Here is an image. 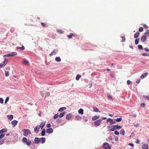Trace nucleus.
<instances>
[{
  "mask_svg": "<svg viewBox=\"0 0 149 149\" xmlns=\"http://www.w3.org/2000/svg\"><path fill=\"white\" fill-rule=\"evenodd\" d=\"M45 125V122H42L40 125H39V127H40L41 129H42L44 126Z\"/></svg>",
  "mask_w": 149,
  "mask_h": 149,
  "instance_id": "f3484780",
  "label": "nucleus"
},
{
  "mask_svg": "<svg viewBox=\"0 0 149 149\" xmlns=\"http://www.w3.org/2000/svg\"><path fill=\"white\" fill-rule=\"evenodd\" d=\"M93 109L94 111L95 112H100V111L96 107H93Z\"/></svg>",
  "mask_w": 149,
  "mask_h": 149,
  "instance_id": "4be33fe9",
  "label": "nucleus"
},
{
  "mask_svg": "<svg viewBox=\"0 0 149 149\" xmlns=\"http://www.w3.org/2000/svg\"><path fill=\"white\" fill-rule=\"evenodd\" d=\"M57 31L58 33L61 34L63 33L64 32V31L60 29H58Z\"/></svg>",
  "mask_w": 149,
  "mask_h": 149,
  "instance_id": "c9c22d12",
  "label": "nucleus"
},
{
  "mask_svg": "<svg viewBox=\"0 0 149 149\" xmlns=\"http://www.w3.org/2000/svg\"><path fill=\"white\" fill-rule=\"evenodd\" d=\"M122 118H117L116 120V122H120L121 121V120H122Z\"/></svg>",
  "mask_w": 149,
  "mask_h": 149,
  "instance_id": "a19ab883",
  "label": "nucleus"
},
{
  "mask_svg": "<svg viewBox=\"0 0 149 149\" xmlns=\"http://www.w3.org/2000/svg\"><path fill=\"white\" fill-rule=\"evenodd\" d=\"M59 116V115H58V114H55L53 118L54 119H55L56 118H57L58 116Z\"/></svg>",
  "mask_w": 149,
  "mask_h": 149,
  "instance_id": "58836bf2",
  "label": "nucleus"
},
{
  "mask_svg": "<svg viewBox=\"0 0 149 149\" xmlns=\"http://www.w3.org/2000/svg\"><path fill=\"white\" fill-rule=\"evenodd\" d=\"M58 52V50L56 49H54L53 51L51 53L49 54L50 56H52L53 55L56 54Z\"/></svg>",
  "mask_w": 149,
  "mask_h": 149,
  "instance_id": "423d86ee",
  "label": "nucleus"
},
{
  "mask_svg": "<svg viewBox=\"0 0 149 149\" xmlns=\"http://www.w3.org/2000/svg\"><path fill=\"white\" fill-rule=\"evenodd\" d=\"M143 149H148V145L147 144H143L142 146Z\"/></svg>",
  "mask_w": 149,
  "mask_h": 149,
  "instance_id": "4468645a",
  "label": "nucleus"
},
{
  "mask_svg": "<svg viewBox=\"0 0 149 149\" xmlns=\"http://www.w3.org/2000/svg\"><path fill=\"white\" fill-rule=\"evenodd\" d=\"M66 109V108L65 107H61L58 110L59 111H63L64 110H65Z\"/></svg>",
  "mask_w": 149,
  "mask_h": 149,
  "instance_id": "e433bc0d",
  "label": "nucleus"
},
{
  "mask_svg": "<svg viewBox=\"0 0 149 149\" xmlns=\"http://www.w3.org/2000/svg\"><path fill=\"white\" fill-rule=\"evenodd\" d=\"M103 147L104 149H110L111 146L107 142H105L103 145Z\"/></svg>",
  "mask_w": 149,
  "mask_h": 149,
  "instance_id": "7ed1b4c3",
  "label": "nucleus"
},
{
  "mask_svg": "<svg viewBox=\"0 0 149 149\" xmlns=\"http://www.w3.org/2000/svg\"><path fill=\"white\" fill-rule=\"evenodd\" d=\"M41 24L42 25V26L43 27H45L46 26V24L44 23L41 22Z\"/></svg>",
  "mask_w": 149,
  "mask_h": 149,
  "instance_id": "09e8293b",
  "label": "nucleus"
},
{
  "mask_svg": "<svg viewBox=\"0 0 149 149\" xmlns=\"http://www.w3.org/2000/svg\"><path fill=\"white\" fill-rule=\"evenodd\" d=\"M81 117H80L79 116H76V117L75 118V119L76 120H80L81 119Z\"/></svg>",
  "mask_w": 149,
  "mask_h": 149,
  "instance_id": "f704fd0d",
  "label": "nucleus"
},
{
  "mask_svg": "<svg viewBox=\"0 0 149 149\" xmlns=\"http://www.w3.org/2000/svg\"><path fill=\"white\" fill-rule=\"evenodd\" d=\"M114 127H115V129H120L122 128V126H118V125H114Z\"/></svg>",
  "mask_w": 149,
  "mask_h": 149,
  "instance_id": "393cba45",
  "label": "nucleus"
},
{
  "mask_svg": "<svg viewBox=\"0 0 149 149\" xmlns=\"http://www.w3.org/2000/svg\"><path fill=\"white\" fill-rule=\"evenodd\" d=\"M9 97H7L6 98L5 100V104H6L8 102V101L9 100Z\"/></svg>",
  "mask_w": 149,
  "mask_h": 149,
  "instance_id": "ea45409f",
  "label": "nucleus"
},
{
  "mask_svg": "<svg viewBox=\"0 0 149 149\" xmlns=\"http://www.w3.org/2000/svg\"><path fill=\"white\" fill-rule=\"evenodd\" d=\"M139 31L141 32L143 31V28L142 27H140L139 29Z\"/></svg>",
  "mask_w": 149,
  "mask_h": 149,
  "instance_id": "49530a36",
  "label": "nucleus"
},
{
  "mask_svg": "<svg viewBox=\"0 0 149 149\" xmlns=\"http://www.w3.org/2000/svg\"><path fill=\"white\" fill-rule=\"evenodd\" d=\"M8 60L6 58L2 63L0 64V68L5 66L8 63Z\"/></svg>",
  "mask_w": 149,
  "mask_h": 149,
  "instance_id": "39448f33",
  "label": "nucleus"
},
{
  "mask_svg": "<svg viewBox=\"0 0 149 149\" xmlns=\"http://www.w3.org/2000/svg\"><path fill=\"white\" fill-rule=\"evenodd\" d=\"M5 135V134L4 133L0 135V140L3 138Z\"/></svg>",
  "mask_w": 149,
  "mask_h": 149,
  "instance_id": "4c0bfd02",
  "label": "nucleus"
},
{
  "mask_svg": "<svg viewBox=\"0 0 149 149\" xmlns=\"http://www.w3.org/2000/svg\"><path fill=\"white\" fill-rule=\"evenodd\" d=\"M10 54H8L5 55L4 56L6 57H9V56H10Z\"/></svg>",
  "mask_w": 149,
  "mask_h": 149,
  "instance_id": "864d4df0",
  "label": "nucleus"
},
{
  "mask_svg": "<svg viewBox=\"0 0 149 149\" xmlns=\"http://www.w3.org/2000/svg\"><path fill=\"white\" fill-rule=\"evenodd\" d=\"M0 103L2 104L3 103V100L1 98H0Z\"/></svg>",
  "mask_w": 149,
  "mask_h": 149,
  "instance_id": "a18cd8bd",
  "label": "nucleus"
},
{
  "mask_svg": "<svg viewBox=\"0 0 149 149\" xmlns=\"http://www.w3.org/2000/svg\"><path fill=\"white\" fill-rule=\"evenodd\" d=\"M5 75L6 76L8 77L9 76V72L7 71H5Z\"/></svg>",
  "mask_w": 149,
  "mask_h": 149,
  "instance_id": "37998d69",
  "label": "nucleus"
},
{
  "mask_svg": "<svg viewBox=\"0 0 149 149\" xmlns=\"http://www.w3.org/2000/svg\"><path fill=\"white\" fill-rule=\"evenodd\" d=\"M65 112H63L60 114V115H59V116L60 118H62L65 115Z\"/></svg>",
  "mask_w": 149,
  "mask_h": 149,
  "instance_id": "72a5a7b5",
  "label": "nucleus"
},
{
  "mask_svg": "<svg viewBox=\"0 0 149 149\" xmlns=\"http://www.w3.org/2000/svg\"><path fill=\"white\" fill-rule=\"evenodd\" d=\"M113 128H111L110 129V131H113L115 130V127H114V126H113Z\"/></svg>",
  "mask_w": 149,
  "mask_h": 149,
  "instance_id": "c03bdc74",
  "label": "nucleus"
},
{
  "mask_svg": "<svg viewBox=\"0 0 149 149\" xmlns=\"http://www.w3.org/2000/svg\"><path fill=\"white\" fill-rule=\"evenodd\" d=\"M45 129H43L42 130L41 132V135L42 136H44L45 134Z\"/></svg>",
  "mask_w": 149,
  "mask_h": 149,
  "instance_id": "cd10ccee",
  "label": "nucleus"
},
{
  "mask_svg": "<svg viewBox=\"0 0 149 149\" xmlns=\"http://www.w3.org/2000/svg\"><path fill=\"white\" fill-rule=\"evenodd\" d=\"M18 121L16 120H13L11 122V124L15 127L17 124Z\"/></svg>",
  "mask_w": 149,
  "mask_h": 149,
  "instance_id": "9d476101",
  "label": "nucleus"
},
{
  "mask_svg": "<svg viewBox=\"0 0 149 149\" xmlns=\"http://www.w3.org/2000/svg\"><path fill=\"white\" fill-rule=\"evenodd\" d=\"M138 48L140 49H143V47L141 45H139L138 46Z\"/></svg>",
  "mask_w": 149,
  "mask_h": 149,
  "instance_id": "de8ad7c7",
  "label": "nucleus"
},
{
  "mask_svg": "<svg viewBox=\"0 0 149 149\" xmlns=\"http://www.w3.org/2000/svg\"><path fill=\"white\" fill-rule=\"evenodd\" d=\"M127 83L129 85L132 83V82L129 80H128L127 81Z\"/></svg>",
  "mask_w": 149,
  "mask_h": 149,
  "instance_id": "052dcab7",
  "label": "nucleus"
},
{
  "mask_svg": "<svg viewBox=\"0 0 149 149\" xmlns=\"http://www.w3.org/2000/svg\"><path fill=\"white\" fill-rule=\"evenodd\" d=\"M109 98V99H111L112 100H113L112 97L110 95H108L107 96Z\"/></svg>",
  "mask_w": 149,
  "mask_h": 149,
  "instance_id": "e2e57ef3",
  "label": "nucleus"
},
{
  "mask_svg": "<svg viewBox=\"0 0 149 149\" xmlns=\"http://www.w3.org/2000/svg\"><path fill=\"white\" fill-rule=\"evenodd\" d=\"M122 42H124L125 41V38L124 37H122Z\"/></svg>",
  "mask_w": 149,
  "mask_h": 149,
  "instance_id": "0e129e2a",
  "label": "nucleus"
},
{
  "mask_svg": "<svg viewBox=\"0 0 149 149\" xmlns=\"http://www.w3.org/2000/svg\"><path fill=\"white\" fill-rule=\"evenodd\" d=\"M114 134L116 135H118L119 134V132L117 131H115L114 132Z\"/></svg>",
  "mask_w": 149,
  "mask_h": 149,
  "instance_id": "603ef678",
  "label": "nucleus"
},
{
  "mask_svg": "<svg viewBox=\"0 0 149 149\" xmlns=\"http://www.w3.org/2000/svg\"><path fill=\"white\" fill-rule=\"evenodd\" d=\"M55 61L57 62H60L61 61V59L59 57H57L55 58Z\"/></svg>",
  "mask_w": 149,
  "mask_h": 149,
  "instance_id": "c85d7f7f",
  "label": "nucleus"
},
{
  "mask_svg": "<svg viewBox=\"0 0 149 149\" xmlns=\"http://www.w3.org/2000/svg\"><path fill=\"white\" fill-rule=\"evenodd\" d=\"M22 141L24 143H26V144L28 146L30 145L31 143V141L29 139L27 140L25 137H23L22 138Z\"/></svg>",
  "mask_w": 149,
  "mask_h": 149,
  "instance_id": "f257e3e1",
  "label": "nucleus"
},
{
  "mask_svg": "<svg viewBox=\"0 0 149 149\" xmlns=\"http://www.w3.org/2000/svg\"><path fill=\"white\" fill-rule=\"evenodd\" d=\"M139 33L137 32L135 33L134 34V38H136L139 36Z\"/></svg>",
  "mask_w": 149,
  "mask_h": 149,
  "instance_id": "b1692460",
  "label": "nucleus"
},
{
  "mask_svg": "<svg viewBox=\"0 0 149 149\" xmlns=\"http://www.w3.org/2000/svg\"><path fill=\"white\" fill-rule=\"evenodd\" d=\"M139 39H137L135 40V44L136 45H137L139 43Z\"/></svg>",
  "mask_w": 149,
  "mask_h": 149,
  "instance_id": "79ce46f5",
  "label": "nucleus"
},
{
  "mask_svg": "<svg viewBox=\"0 0 149 149\" xmlns=\"http://www.w3.org/2000/svg\"><path fill=\"white\" fill-rule=\"evenodd\" d=\"M51 126V124L50 123L48 124L46 126L48 128H49Z\"/></svg>",
  "mask_w": 149,
  "mask_h": 149,
  "instance_id": "bf43d9fd",
  "label": "nucleus"
},
{
  "mask_svg": "<svg viewBox=\"0 0 149 149\" xmlns=\"http://www.w3.org/2000/svg\"><path fill=\"white\" fill-rule=\"evenodd\" d=\"M99 118V116H97L96 115H95L92 118V120L93 121L97 119H98Z\"/></svg>",
  "mask_w": 149,
  "mask_h": 149,
  "instance_id": "a211bd4d",
  "label": "nucleus"
},
{
  "mask_svg": "<svg viewBox=\"0 0 149 149\" xmlns=\"http://www.w3.org/2000/svg\"><path fill=\"white\" fill-rule=\"evenodd\" d=\"M107 122H110V125L114 124L116 123L115 121H113L112 119L110 118H109L107 119Z\"/></svg>",
  "mask_w": 149,
  "mask_h": 149,
  "instance_id": "0eeeda50",
  "label": "nucleus"
},
{
  "mask_svg": "<svg viewBox=\"0 0 149 149\" xmlns=\"http://www.w3.org/2000/svg\"><path fill=\"white\" fill-rule=\"evenodd\" d=\"M22 63L24 65L28 66L29 64V62L28 61H24L22 62Z\"/></svg>",
  "mask_w": 149,
  "mask_h": 149,
  "instance_id": "ddd939ff",
  "label": "nucleus"
},
{
  "mask_svg": "<svg viewBox=\"0 0 149 149\" xmlns=\"http://www.w3.org/2000/svg\"><path fill=\"white\" fill-rule=\"evenodd\" d=\"M115 140L116 141H118V137H116L115 139Z\"/></svg>",
  "mask_w": 149,
  "mask_h": 149,
  "instance_id": "774afa93",
  "label": "nucleus"
},
{
  "mask_svg": "<svg viewBox=\"0 0 149 149\" xmlns=\"http://www.w3.org/2000/svg\"><path fill=\"white\" fill-rule=\"evenodd\" d=\"M145 36H149V30H147L146 32L144 33Z\"/></svg>",
  "mask_w": 149,
  "mask_h": 149,
  "instance_id": "a878e982",
  "label": "nucleus"
},
{
  "mask_svg": "<svg viewBox=\"0 0 149 149\" xmlns=\"http://www.w3.org/2000/svg\"><path fill=\"white\" fill-rule=\"evenodd\" d=\"M145 50L146 52L149 51V49L148 47H146L144 49Z\"/></svg>",
  "mask_w": 149,
  "mask_h": 149,
  "instance_id": "13d9d810",
  "label": "nucleus"
},
{
  "mask_svg": "<svg viewBox=\"0 0 149 149\" xmlns=\"http://www.w3.org/2000/svg\"><path fill=\"white\" fill-rule=\"evenodd\" d=\"M81 75L78 74H77L76 77V80L77 81L79 80V78L81 77Z\"/></svg>",
  "mask_w": 149,
  "mask_h": 149,
  "instance_id": "7c9ffc66",
  "label": "nucleus"
},
{
  "mask_svg": "<svg viewBox=\"0 0 149 149\" xmlns=\"http://www.w3.org/2000/svg\"><path fill=\"white\" fill-rule=\"evenodd\" d=\"M146 39V36H142L141 40L142 41L144 42H145Z\"/></svg>",
  "mask_w": 149,
  "mask_h": 149,
  "instance_id": "aec40b11",
  "label": "nucleus"
},
{
  "mask_svg": "<svg viewBox=\"0 0 149 149\" xmlns=\"http://www.w3.org/2000/svg\"><path fill=\"white\" fill-rule=\"evenodd\" d=\"M11 56H13L17 55V53L16 52H13L10 53Z\"/></svg>",
  "mask_w": 149,
  "mask_h": 149,
  "instance_id": "5701e85b",
  "label": "nucleus"
},
{
  "mask_svg": "<svg viewBox=\"0 0 149 149\" xmlns=\"http://www.w3.org/2000/svg\"><path fill=\"white\" fill-rule=\"evenodd\" d=\"M7 117L8 119L10 120H12L13 118V116L12 115H8Z\"/></svg>",
  "mask_w": 149,
  "mask_h": 149,
  "instance_id": "dca6fc26",
  "label": "nucleus"
},
{
  "mask_svg": "<svg viewBox=\"0 0 149 149\" xmlns=\"http://www.w3.org/2000/svg\"><path fill=\"white\" fill-rule=\"evenodd\" d=\"M142 55L143 56H149V55L147 54L146 53H144L142 54Z\"/></svg>",
  "mask_w": 149,
  "mask_h": 149,
  "instance_id": "5fc2aeb1",
  "label": "nucleus"
},
{
  "mask_svg": "<svg viewBox=\"0 0 149 149\" xmlns=\"http://www.w3.org/2000/svg\"><path fill=\"white\" fill-rule=\"evenodd\" d=\"M53 129L52 128H49L47 129L46 131V132L47 133H51L53 132Z\"/></svg>",
  "mask_w": 149,
  "mask_h": 149,
  "instance_id": "1a4fd4ad",
  "label": "nucleus"
},
{
  "mask_svg": "<svg viewBox=\"0 0 149 149\" xmlns=\"http://www.w3.org/2000/svg\"><path fill=\"white\" fill-rule=\"evenodd\" d=\"M40 141V139L38 138L35 137L34 139L35 143H36L38 144L39 143Z\"/></svg>",
  "mask_w": 149,
  "mask_h": 149,
  "instance_id": "9b49d317",
  "label": "nucleus"
},
{
  "mask_svg": "<svg viewBox=\"0 0 149 149\" xmlns=\"http://www.w3.org/2000/svg\"><path fill=\"white\" fill-rule=\"evenodd\" d=\"M128 145L130 146H131L132 147H133L134 146V145L132 143H129Z\"/></svg>",
  "mask_w": 149,
  "mask_h": 149,
  "instance_id": "338daca9",
  "label": "nucleus"
},
{
  "mask_svg": "<svg viewBox=\"0 0 149 149\" xmlns=\"http://www.w3.org/2000/svg\"><path fill=\"white\" fill-rule=\"evenodd\" d=\"M22 131L24 132L23 135L24 136H26L31 134L30 131L28 129H24L22 130Z\"/></svg>",
  "mask_w": 149,
  "mask_h": 149,
  "instance_id": "f03ea898",
  "label": "nucleus"
},
{
  "mask_svg": "<svg viewBox=\"0 0 149 149\" xmlns=\"http://www.w3.org/2000/svg\"><path fill=\"white\" fill-rule=\"evenodd\" d=\"M39 125H38L35 127L34 129V132H35L38 133L40 129V127H39Z\"/></svg>",
  "mask_w": 149,
  "mask_h": 149,
  "instance_id": "6e6552de",
  "label": "nucleus"
},
{
  "mask_svg": "<svg viewBox=\"0 0 149 149\" xmlns=\"http://www.w3.org/2000/svg\"><path fill=\"white\" fill-rule=\"evenodd\" d=\"M72 117V115L71 113H69L66 116V119L69 120Z\"/></svg>",
  "mask_w": 149,
  "mask_h": 149,
  "instance_id": "6ab92c4d",
  "label": "nucleus"
},
{
  "mask_svg": "<svg viewBox=\"0 0 149 149\" xmlns=\"http://www.w3.org/2000/svg\"><path fill=\"white\" fill-rule=\"evenodd\" d=\"M40 141L41 143H43L45 141V139L44 137H42L40 138Z\"/></svg>",
  "mask_w": 149,
  "mask_h": 149,
  "instance_id": "412c9836",
  "label": "nucleus"
},
{
  "mask_svg": "<svg viewBox=\"0 0 149 149\" xmlns=\"http://www.w3.org/2000/svg\"><path fill=\"white\" fill-rule=\"evenodd\" d=\"M143 97L147 100H149V96L145 95L143 96Z\"/></svg>",
  "mask_w": 149,
  "mask_h": 149,
  "instance_id": "3c124183",
  "label": "nucleus"
},
{
  "mask_svg": "<svg viewBox=\"0 0 149 149\" xmlns=\"http://www.w3.org/2000/svg\"><path fill=\"white\" fill-rule=\"evenodd\" d=\"M17 50L20 49L22 50H24L25 48L24 46L22 45V47H17L16 48Z\"/></svg>",
  "mask_w": 149,
  "mask_h": 149,
  "instance_id": "2eb2a0df",
  "label": "nucleus"
},
{
  "mask_svg": "<svg viewBox=\"0 0 149 149\" xmlns=\"http://www.w3.org/2000/svg\"><path fill=\"white\" fill-rule=\"evenodd\" d=\"M140 79H138L136 81V82L137 84H139L140 82Z\"/></svg>",
  "mask_w": 149,
  "mask_h": 149,
  "instance_id": "69168bd1",
  "label": "nucleus"
},
{
  "mask_svg": "<svg viewBox=\"0 0 149 149\" xmlns=\"http://www.w3.org/2000/svg\"><path fill=\"white\" fill-rule=\"evenodd\" d=\"M134 135H135L134 134L133 132L131 134V135L130 137H133L134 136Z\"/></svg>",
  "mask_w": 149,
  "mask_h": 149,
  "instance_id": "6e6d98bb",
  "label": "nucleus"
},
{
  "mask_svg": "<svg viewBox=\"0 0 149 149\" xmlns=\"http://www.w3.org/2000/svg\"><path fill=\"white\" fill-rule=\"evenodd\" d=\"M84 110L81 108L80 109L78 112L79 113L83 114Z\"/></svg>",
  "mask_w": 149,
  "mask_h": 149,
  "instance_id": "bb28decb",
  "label": "nucleus"
},
{
  "mask_svg": "<svg viewBox=\"0 0 149 149\" xmlns=\"http://www.w3.org/2000/svg\"><path fill=\"white\" fill-rule=\"evenodd\" d=\"M125 131L123 129H121L120 132V134H122L123 135H125Z\"/></svg>",
  "mask_w": 149,
  "mask_h": 149,
  "instance_id": "473e14b6",
  "label": "nucleus"
},
{
  "mask_svg": "<svg viewBox=\"0 0 149 149\" xmlns=\"http://www.w3.org/2000/svg\"><path fill=\"white\" fill-rule=\"evenodd\" d=\"M148 74V73L147 72L143 74L141 76V78L142 79H143L145 77H146Z\"/></svg>",
  "mask_w": 149,
  "mask_h": 149,
  "instance_id": "f8f14e48",
  "label": "nucleus"
},
{
  "mask_svg": "<svg viewBox=\"0 0 149 149\" xmlns=\"http://www.w3.org/2000/svg\"><path fill=\"white\" fill-rule=\"evenodd\" d=\"M74 36V35L73 34L71 33L70 34V35H68L67 37H68L69 39H71L72 38V37Z\"/></svg>",
  "mask_w": 149,
  "mask_h": 149,
  "instance_id": "c756f323",
  "label": "nucleus"
},
{
  "mask_svg": "<svg viewBox=\"0 0 149 149\" xmlns=\"http://www.w3.org/2000/svg\"><path fill=\"white\" fill-rule=\"evenodd\" d=\"M102 121V120L98 119L94 121V124L95 126H99L100 125Z\"/></svg>",
  "mask_w": 149,
  "mask_h": 149,
  "instance_id": "20e7f679",
  "label": "nucleus"
},
{
  "mask_svg": "<svg viewBox=\"0 0 149 149\" xmlns=\"http://www.w3.org/2000/svg\"><path fill=\"white\" fill-rule=\"evenodd\" d=\"M4 140H0V145H1L3 144L4 143Z\"/></svg>",
  "mask_w": 149,
  "mask_h": 149,
  "instance_id": "4d7b16f0",
  "label": "nucleus"
},
{
  "mask_svg": "<svg viewBox=\"0 0 149 149\" xmlns=\"http://www.w3.org/2000/svg\"><path fill=\"white\" fill-rule=\"evenodd\" d=\"M141 107H143L145 106V104L144 103H142L141 104Z\"/></svg>",
  "mask_w": 149,
  "mask_h": 149,
  "instance_id": "680f3d73",
  "label": "nucleus"
},
{
  "mask_svg": "<svg viewBox=\"0 0 149 149\" xmlns=\"http://www.w3.org/2000/svg\"><path fill=\"white\" fill-rule=\"evenodd\" d=\"M0 130L1 133L5 132L7 131V129L6 128H3L1 130Z\"/></svg>",
  "mask_w": 149,
  "mask_h": 149,
  "instance_id": "2f4dec72",
  "label": "nucleus"
},
{
  "mask_svg": "<svg viewBox=\"0 0 149 149\" xmlns=\"http://www.w3.org/2000/svg\"><path fill=\"white\" fill-rule=\"evenodd\" d=\"M143 27L146 29H147L148 28V26L145 24L143 25Z\"/></svg>",
  "mask_w": 149,
  "mask_h": 149,
  "instance_id": "8fccbe9b",
  "label": "nucleus"
}]
</instances>
